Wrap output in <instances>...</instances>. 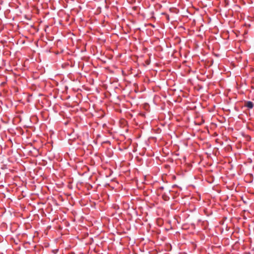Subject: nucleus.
<instances>
[{"label":"nucleus","instance_id":"nucleus-1","mask_svg":"<svg viewBox=\"0 0 254 254\" xmlns=\"http://www.w3.org/2000/svg\"><path fill=\"white\" fill-rule=\"evenodd\" d=\"M254 106V104L250 101H246L245 103V107L251 109H252Z\"/></svg>","mask_w":254,"mask_h":254}]
</instances>
